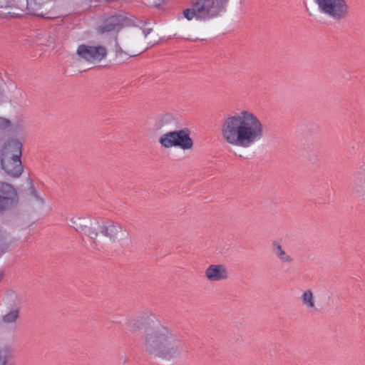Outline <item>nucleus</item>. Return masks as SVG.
<instances>
[{"label":"nucleus","mask_w":365,"mask_h":365,"mask_svg":"<svg viewBox=\"0 0 365 365\" xmlns=\"http://www.w3.org/2000/svg\"><path fill=\"white\" fill-rule=\"evenodd\" d=\"M125 324L133 334L144 329L143 343L148 354L168 360L180 356L183 347L180 337L168 327L160 325L153 314L141 313L131 317Z\"/></svg>","instance_id":"f257e3e1"},{"label":"nucleus","mask_w":365,"mask_h":365,"mask_svg":"<svg viewBox=\"0 0 365 365\" xmlns=\"http://www.w3.org/2000/svg\"><path fill=\"white\" fill-rule=\"evenodd\" d=\"M220 132L228 145L247 149L263 138L265 125L254 113L242 110L224 118Z\"/></svg>","instance_id":"f03ea898"},{"label":"nucleus","mask_w":365,"mask_h":365,"mask_svg":"<svg viewBox=\"0 0 365 365\" xmlns=\"http://www.w3.org/2000/svg\"><path fill=\"white\" fill-rule=\"evenodd\" d=\"M227 0H196L190 8L183 11V16L188 21L194 18L200 21H207L217 17L225 9Z\"/></svg>","instance_id":"7ed1b4c3"},{"label":"nucleus","mask_w":365,"mask_h":365,"mask_svg":"<svg viewBox=\"0 0 365 365\" xmlns=\"http://www.w3.org/2000/svg\"><path fill=\"white\" fill-rule=\"evenodd\" d=\"M22 146L20 141L13 140L7 143L1 152V168L12 178H19L24 171L21 161Z\"/></svg>","instance_id":"20e7f679"},{"label":"nucleus","mask_w":365,"mask_h":365,"mask_svg":"<svg viewBox=\"0 0 365 365\" xmlns=\"http://www.w3.org/2000/svg\"><path fill=\"white\" fill-rule=\"evenodd\" d=\"M319 11L336 22L349 18L350 6L347 0H314Z\"/></svg>","instance_id":"39448f33"},{"label":"nucleus","mask_w":365,"mask_h":365,"mask_svg":"<svg viewBox=\"0 0 365 365\" xmlns=\"http://www.w3.org/2000/svg\"><path fill=\"white\" fill-rule=\"evenodd\" d=\"M99 232L113 243L123 245L130 238L129 231L120 223L108 219H101Z\"/></svg>","instance_id":"423d86ee"},{"label":"nucleus","mask_w":365,"mask_h":365,"mask_svg":"<svg viewBox=\"0 0 365 365\" xmlns=\"http://www.w3.org/2000/svg\"><path fill=\"white\" fill-rule=\"evenodd\" d=\"M101 218H86L81 217H74L70 220L71 227L79 233H83L89 237L94 245H96V240L98 236L99 225Z\"/></svg>","instance_id":"0eeeda50"},{"label":"nucleus","mask_w":365,"mask_h":365,"mask_svg":"<svg viewBox=\"0 0 365 365\" xmlns=\"http://www.w3.org/2000/svg\"><path fill=\"white\" fill-rule=\"evenodd\" d=\"M76 53L81 59L89 63H95L100 62L106 57L107 49L101 45L81 44L78 46Z\"/></svg>","instance_id":"6e6552de"},{"label":"nucleus","mask_w":365,"mask_h":365,"mask_svg":"<svg viewBox=\"0 0 365 365\" xmlns=\"http://www.w3.org/2000/svg\"><path fill=\"white\" fill-rule=\"evenodd\" d=\"M19 197L15 188L11 185L0 182V212L15 207Z\"/></svg>","instance_id":"1a4fd4ad"},{"label":"nucleus","mask_w":365,"mask_h":365,"mask_svg":"<svg viewBox=\"0 0 365 365\" xmlns=\"http://www.w3.org/2000/svg\"><path fill=\"white\" fill-rule=\"evenodd\" d=\"M205 275L210 282H219L227 279L230 273L226 265L214 264L207 267L205 271Z\"/></svg>","instance_id":"9d476101"},{"label":"nucleus","mask_w":365,"mask_h":365,"mask_svg":"<svg viewBox=\"0 0 365 365\" xmlns=\"http://www.w3.org/2000/svg\"><path fill=\"white\" fill-rule=\"evenodd\" d=\"M125 19L122 16H113L108 18L103 25L98 27V31L101 34L111 31H118L123 26Z\"/></svg>","instance_id":"9b49d317"},{"label":"nucleus","mask_w":365,"mask_h":365,"mask_svg":"<svg viewBox=\"0 0 365 365\" xmlns=\"http://www.w3.org/2000/svg\"><path fill=\"white\" fill-rule=\"evenodd\" d=\"M193 146V140L188 129L175 130V146L182 150H190Z\"/></svg>","instance_id":"f8f14e48"},{"label":"nucleus","mask_w":365,"mask_h":365,"mask_svg":"<svg viewBox=\"0 0 365 365\" xmlns=\"http://www.w3.org/2000/svg\"><path fill=\"white\" fill-rule=\"evenodd\" d=\"M272 252L282 262L290 263L293 260L292 257L287 254L282 245L276 241L272 243Z\"/></svg>","instance_id":"ddd939ff"},{"label":"nucleus","mask_w":365,"mask_h":365,"mask_svg":"<svg viewBox=\"0 0 365 365\" xmlns=\"http://www.w3.org/2000/svg\"><path fill=\"white\" fill-rule=\"evenodd\" d=\"M175 131H170L160 136L159 143L163 147L170 148L175 146Z\"/></svg>","instance_id":"4468645a"},{"label":"nucleus","mask_w":365,"mask_h":365,"mask_svg":"<svg viewBox=\"0 0 365 365\" xmlns=\"http://www.w3.org/2000/svg\"><path fill=\"white\" fill-rule=\"evenodd\" d=\"M302 302L308 309H315V299L312 290L307 289L302 294Z\"/></svg>","instance_id":"2eb2a0df"},{"label":"nucleus","mask_w":365,"mask_h":365,"mask_svg":"<svg viewBox=\"0 0 365 365\" xmlns=\"http://www.w3.org/2000/svg\"><path fill=\"white\" fill-rule=\"evenodd\" d=\"M19 316L20 309L19 307H16L15 309L10 310L7 314L4 315L2 317V321L5 324H14L19 318Z\"/></svg>","instance_id":"dca6fc26"},{"label":"nucleus","mask_w":365,"mask_h":365,"mask_svg":"<svg viewBox=\"0 0 365 365\" xmlns=\"http://www.w3.org/2000/svg\"><path fill=\"white\" fill-rule=\"evenodd\" d=\"M11 356V351L9 348H0V365H11L9 362Z\"/></svg>","instance_id":"f3484780"},{"label":"nucleus","mask_w":365,"mask_h":365,"mask_svg":"<svg viewBox=\"0 0 365 365\" xmlns=\"http://www.w3.org/2000/svg\"><path fill=\"white\" fill-rule=\"evenodd\" d=\"M353 182L356 192H359V189L365 186V178L361 172L354 173Z\"/></svg>","instance_id":"a211bd4d"},{"label":"nucleus","mask_w":365,"mask_h":365,"mask_svg":"<svg viewBox=\"0 0 365 365\" xmlns=\"http://www.w3.org/2000/svg\"><path fill=\"white\" fill-rule=\"evenodd\" d=\"M9 247L8 237L6 233L0 235V250L4 252L7 250Z\"/></svg>","instance_id":"6ab92c4d"},{"label":"nucleus","mask_w":365,"mask_h":365,"mask_svg":"<svg viewBox=\"0 0 365 365\" xmlns=\"http://www.w3.org/2000/svg\"><path fill=\"white\" fill-rule=\"evenodd\" d=\"M171 116L170 115H165L164 116H163L160 120L156 124V128L158 129H160L161 128H163L165 124H166L167 123L169 122V120L171 119Z\"/></svg>","instance_id":"aec40b11"},{"label":"nucleus","mask_w":365,"mask_h":365,"mask_svg":"<svg viewBox=\"0 0 365 365\" xmlns=\"http://www.w3.org/2000/svg\"><path fill=\"white\" fill-rule=\"evenodd\" d=\"M29 192L36 199H38V195L37 191L32 184L31 185V186L29 187Z\"/></svg>","instance_id":"412c9836"},{"label":"nucleus","mask_w":365,"mask_h":365,"mask_svg":"<svg viewBox=\"0 0 365 365\" xmlns=\"http://www.w3.org/2000/svg\"><path fill=\"white\" fill-rule=\"evenodd\" d=\"M10 124L9 120L7 119L0 118V127L1 128H6L8 127Z\"/></svg>","instance_id":"4be33fe9"},{"label":"nucleus","mask_w":365,"mask_h":365,"mask_svg":"<svg viewBox=\"0 0 365 365\" xmlns=\"http://www.w3.org/2000/svg\"><path fill=\"white\" fill-rule=\"evenodd\" d=\"M151 30H152L151 29H148V30H144V31H143V33H144L145 36H148V34H150V32L151 31Z\"/></svg>","instance_id":"5701e85b"}]
</instances>
